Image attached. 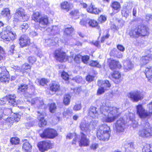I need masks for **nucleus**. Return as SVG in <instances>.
Wrapping results in <instances>:
<instances>
[{
    "label": "nucleus",
    "mask_w": 152,
    "mask_h": 152,
    "mask_svg": "<svg viewBox=\"0 0 152 152\" xmlns=\"http://www.w3.org/2000/svg\"><path fill=\"white\" fill-rule=\"evenodd\" d=\"M4 51L3 49L0 46V61L3 59L4 56Z\"/></svg>",
    "instance_id": "61"
},
{
    "label": "nucleus",
    "mask_w": 152,
    "mask_h": 152,
    "mask_svg": "<svg viewBox=\"0 0 152 152\" xmlns=\"http://www.w3.org/2000/svg\"><path fill=\"white\" fill-rule=\"evenodd\" d=\"M143 128L139 132V136L144 138H150L152 136V128L148 122L145 123Z\"/></svg>",
    "instance_id": "5"
},
{
    "label": "nucleus",
    "mask_w": 152,
    "mask_h": 152,
    "mask_svg": "<svg viewBox=\"0 0 152 152\" xmlns=\"http://www.w3.org/2000/svg\"><path fill=\"white\" fill-rule=\"evenodd\" d=\"M89 20L86 18H83L81 20L80 22V24L82 26H86L87 23L89 22Z\"/></svg>",
    "instance_id": "52"
},
{
    "label": "nucleus",
    "mask_w": 152,
    "mask_h": 152,
    "mask_svg": "<svg viewBox=\"0 0 152 152\" xmlns=\"http://www.w3.org/2000/svg\"><path fill=\"white\" fill-rule=\"evenodd\" d=\"M89 65L91 66L98 68H100L101 67V65L96 61H91L89 64Z\"/></svg>",
    "instance_id": "47"
},
{
    "label": "nucleus",
    "mask_w": 152,
    "mask_h": 152,
    "mask_svg": "<svg viewBox=\"0 0 152 152\" xmlns=\"http://www.w3.org/2000/svg\"><path fill=\"white\" fill-rule=\"evenodd\" d=\"M72 18L76 19L79 18V13L78 11L77 10H75L72 11L70 13Z\"/></svg>",
    "instance_id": "40"
},
{
    "label": "nucleus",
    "mask_w": 152,
    "mask_h": 152,
    "mask_svg": "<svg viewBox=\"0 0 152 152\" xmlns=\"http://www.w3.org/2000/svg\"><path fill=\"white\" fill-rule=\"evenodd\" d=\"M50 86V90L56 92L60 89V86L58 83L56 82H52Z\"/></svg>",
    "instance_id": "29"
},
{
    "label": "nucleus",
    "mask_w": 152,
    "mask_h": 152,
    "mask_svg": "<svg viewBox=\"0 0 152 152\" xmlns=\"http://www.w3.org/2000/svg\"><path fill=\"white\" fill-rule=\"evenodd\" d=\"M110 132V128L109 126L106 124H102L99 126L97 131V136L99 140L106 141L109 138Z\"/></svg>",
    "instance_id": "3"
},
{
    "label": "nucleus",
    "mask_w": 152,
    "mask_h": 152,
    "mask_svg": "<svg viewBox=\"0 0 152 152\" xmlns=\"http://www.w3.org/2000/svg\"><path fill=\"white\" fill-rule=\"evenodd\" d=\"M112 7L114 10H119L121 6L120 3L117 1L113 2L111 5Z\"/></svg>",
    "instance_id": "42"
},
{
    "label": "nucleus",
    "mask_w": 152,
    "mask_h": 152,
    "mask_svg": "<svg viewBox=\"0 0 152 152\" xmlns=\"http://www.w3.org/2000/svg\"><path fill=\"white\" fill-rule=\"evenodd\" d=\"M81 59L82 61L85 64H87L89 59V57L88 56H82Z\"/></svg>",
    "instance_id": "55"
},
{
    "label": "nucleus",
    "mask_w": 152,
    "mask_h": 152,
    "mask_svg": "<svg viewBox=\"0 0 152 152\" xmlns=\"http://www.w3.org/2000/svg\"><path fill=\"white\" fill-rule=\"evenodd\" d=\"M37 80L39 83V85L42 86H44L48 82L47 80L44 78H42L41 80L38 79Z\"/></svg>",
    "instance_id": "53"
},
{
    "label": "nucleus",
    "mask_w": 152,
    "mask_h": 152,
    "mask_svg": "<svg viewBox=\"0 0 152 152\" xmlns=\"http://www.w3.org/2000/svg\"><path fill=\"white\" fill-rule=\"evenodd\" d=\"M128 96L134 102H137L141 100L144 97L143 93L139 91L129 92L128 94Z\"/></svg>",
    "instance_id": "6"
},
{
    "label": "nucleus",
    "mask_w": 152,
    "mask_h": 152,
    "mask_svg": "<svg viewBox=\"0 0 152 152\" xmlns=\"http://www.w3.org/2000/svg\"><path fill=\"white\" fill-rule=\"evenodd\" d=\"M11 31V28L10 26H7L3 28V31L2 32H4L8 34Z\"/></svg>",
    "instance_id": "49"
},
{
    "label": "nucleus",
    "mask_w": 152,
    "mask_h": 152,
    "mask_svg": "<svg viewBox=\"0 0 152 152\" xmlns=\"http://www.w3.org/2000/svg\"><path fill=\"white\" fill-rule=\"evenodd\" d=\"M8 34L4 32L0 33V37L3 39L4 42H8L11 40V38L8 37Z\"/></svg>",
    "instance_id": "38"
},
{
    "label": "nucleus",
    "mask_w": 152,
    "mask_h": 152,
    "mask_svg": "<svg viewBox=\"0 0 152 152\" xmlns=\"http://www.w3.org/2000/svg\"><path fill=\"white\" fill-rule=\"evenodd\" d=\"M145 73L146 76L150 77L151 75H152V66H148L146 68Z\"/></svg>",
    "instance_id": "41"
},
{
    "label": "nucleus",
    "mask_w": 152,
    "mask_h": 152,
    "mask_svg": "<svg viewBox=\"0 0 152 152\" xmlns=\"http://www.w3.org/2000/svg\"><path fill=\"white\" fill-rule=\"evenodd\" d=\"M138 26L133 27L129 30V34L132 38H137L139 36Z\"/></svg>",
    "instance_id": "21"
},
{
    "label": "nucleus",
    "mask_w": 152,
    "mask_h": 152,
    "mask_svg": "<svg viewBox=\"0 0 152 152\" xmlns=\"http://www.w3.org/2000/svg\"><path fill=\"white\" fill-rule=\"evenodd\" d=\"M96 109L94 107H91L88 111V115L93 118H97L99 114Z\"/></svg>",
    "instance_id": "23"
},
{
    "label": "nucleus",
    "mask_w": 152,
    "mask_h": 152,
    "mask_svg": "<svg viewBox=\"0 0 152 152\" xmlns=\"http://www.w3.org/2000/svg\"><path fill=\"white\" fill-rule=\"evenodd\" d=\"M54 55L56 59L60 62L66 61L68 58L65 53L61 51L60 50H55Z\"/></svg>",
    "instance_id": "8"
},
{
    "label": "nucleus",
    "mask_w": 152,
    "mask_h": 152,
    "mask_svg": "<svg viewBox=\"0 0 152 152\" xmlns=\"http://www.w3.org/2000/svg\"><path fill=\"white\" fill-rule=\"evenodd\" d=\"M87 11L90 13L95 14H98L101 12V10L96 8L92 3L87 9Z\"/></svg>",
    "instance_id": "24"
},
{
    "label": "nucleus",
    "mask_w": 152,
    "mask_h": 152,
    "mask_svg": "<svg viewBox=\"0 0 152 152\" xmlns=\"http://www.w3.org/2000/svg\"><path fill=\"white\" fill-rule=\"evenodd\" d=\"M72 113V110L71 109L69 108L65 109L63 113L64 115L66 116V115H70Z\"/></svg>",
    "instance_id": "50"
},
{
    "label": "nucleus",
    "mask_w": 152,
    "mask_h": 152,
    "mask_svg": "<svg viewBox=\"0 0 152 152\" xmlns=\"http://www.w3.org/2000/svg\"><path fill=\"white\" fill-rule=\"evenodd\" d=\"M22 149L24 152H31L32 146L30 143H23Z\"/></svg>",
    "instance_id": "32"
},
{
    "label": "nucleus",
    "mask_w": 152,
    "mask_h": 152,
    "mask_svg": "<svg viewBox=\"0 0 152 152\" xmlns=\"http://www.w3.org/2000/svg\"><path fill=\"white\" fill-rule=\"evenodd\" d=\"M8 37L11 38V40H14L15 38L16 34L12 31L8 34Z\"/></svg>",
    "instance_id": "59"
},
{
    "label": "nucleus",
    "mask_w": 152,
    "mask_h": 152,
    "mask_svg": "<svg viewBox=\"0 0 152 152\" xmlns=\"http://www.w3.org/2000/svg\"><path fill=\"white\" fill-rule=\"evenodd\" d=\"M131 10L126 7L124 8L122 10V15L125 18H127L130 15Z\"/></svg>",
    "instance_id": "34"
},
{
    "label": "nucleus",
    "mask_w": 152,
    "mask_h": 152,
    "mask_svg": "<svg viewBox=\"0 0 152 152\" xmlns=\"http://www.w3.org/2000/svg\"><path fill=\"white\" fill-rule=\"evenodd\" d=\"M137 113L141 118H149L150 116L148 111H145L141 104H139L136 106Z\"/></svg>",
    "instance_id": "11"
},
{
    "label": "nucleus",
    "mask_w": 152,
    "mask_h": 152,
    "mask_svg": "<svg viewBox=\"0 0 152 152\" xmlns=\"http://www.w3.org/2000/svg\"><path fill=\"white\" fill-rule=\"evenodd\" d=\"M116 131L118 132L124 131L125 127V122L123 118H120L118 119L115 124Z\"/></svg>",
    "instance_id": "14"
},
{
    "label": "nucleus",
    "mask_w": 152,
    "mask_h": 152,
    "mask_svg": "<svg viewBox=\"0 0 152 152\" xmlns=\"http://www.w3.org/2000/svg\"><path fill=\"white\" fill-rule=\"evenodd\" d=\"M124 68L125 72L131 70L133 67V64L129 61H127L124 63Z\"/></svg>",
    "instance_id": "30"
},
{
    "label": "nucleus",
    "mask_w": 152,
    "mask_h": 152,
    "mask_svg": "<svg viewBox=\"0 0 152 152\" xmlns=\"http://www.w3.org/2000/svg\"><path fill=\"white\" fill-rule=\"evenodd\" d=\"M37 113L38 114H39L38 115V118L39 120V126L40 127H42L43 126L47 124L46 121L45 120H44V114L43 113H40L38 111Z\"/></svg>",
    "instance_id": "25"
},
{
    "label": "nucleus",
    "mask_w": 152,
    "mask_h": 152,
    "mask_svg": "<svg viewBox=\"0 0 152 152\" xmlns=\"http://www.w3.org/2000/svg\"><path fill=\"white\" fill-rule=\"evenodd\" d=\"M61 7L63 9L67 11H69L70 9L69 4L66 1H65L61 4Z\"/></svg>",
    "instance_id": "44"
},
{
    "label": "nucleus",
    "mask_w": 152,
    "mask_h": 152,
    "mask_svg": "<svg viewBox=\"0 0 152 152\" xmlns=\"http://www.w3.org/2000/svg\"><path fill=\"white\" fill-rule=\"evenodd\" d=\"M146 53L148 55L143 56L141 58V62L143 65H145L147 64L152 59V48L147 50Z\"/></svg>",
    "instance_id": "15"
},
{
    "label": "nucleus",
    "mask_w": 152,
    "mask_h": 152,
    "mask_svg": "<svg viewBox=\"0 0 152 152\" xmlns=\"http://www.w3.org/2000/svg\"><path fill=\"white\" fill-rule=\"evenodd\" d=\"M142 152H152V145L146 144L144 145L142 149Z\"/></svg>",
    "instance_id": "36"
},
{
    "label": "nucleus",
    "mask_w": 152,
    "mask_h": 152,
    "mask_svg": "<svg viewBox=\"0 0 152 152\" xmlns=\"http://www.w3.org/2000/svg\"><path fill=\"white\" fill-rule=\"evenodd\" d=\"M100 87L99 88L97 91V94L100 95L104 93V89L102 86H99Z\"/></svg>",
    "instance_id": "63"
},
{
    "label": "nucleus",
    "mask_w": 152,
    "mask_h": 152,
    "mask_svg": "<svg viewBox=\"0 0 152 152\" xmlns=\"http://www.w3.org/2000/svg\"><path fill=\"white\" fill-rule=\"evenodd\" d=\"M119 53L117 49L115 48L112 49L110 53L111 56H116L117 58H122V55L121 53H120L118 55H117V53Z\"/></svg>",
    "instance_id": "35"
},
{
    "label": "nucleus",
    "mask_w": 152,
    "mask_h": 152,
    "mask_svg": "<svg viewBox=\"0 0 152 152\" xmlns=\"http://www.w3.org/2000/svg\"><path fill=\"white\" fill-rule=\"evenodd\" d=\"M48 40V42H51V45H55L58 43V38H55L54 39L53 38V39H50Z\"/></svg>",
    "instance_id": "51"
},
{
    "label": "nucleus",
    "mask_w": 152,
    "mask_h": 152,
    "mask_svg": "<svg viewBox=\"0 0 152 152\" xmlns=\"http://www.w3.org/2000/svg\"><path fill=\"white\" fill-rule=\"evenodd\" d=\"M81 109V105L80 104H75L73 108V110L75 111H77L80 110Z\"/></svg>",
    "instance_id": "57"
},
{
    "label": "nucleus",
    "mask_w": 152,
    "mask_h": 152,
    "mask_svg": "<svg viewBox=\"0 0 152 152\" xmlns=\"http://www.w3.org/2000/svg\"><path fill=\"white\" fill-rule=\"evenodd\" d=\"M28 86L25 84L21 85L18 88V91L21 92L25 97L24 101L30 102L31 104H35L39 108L40 106L44 104L43 99L40 98H35L32 99L31 95L26 91L28 88Z\"/></svg>",
    "instance_id": "2"
},
{
    "label": "nucleus",
    "mask_w": 152,
    "mask_h": 152,
    "mask_svg": "<svg viewBox=\"0 0 152 152\" xmlns=\"http://www.w3.org/2000/svg\"><path fill=\"white\" fill-rule=\"evenodd\" d=\"M94 78V77L90 75H87L86 78V80L89 82L92 81Z\"/></svg>",
    "instance_id": "62"
},
{
    "label": "nucleus",
    "mask_w": 152,
    "mask_h": 152,
    "mask_svg": "<svg viewBox=\"0 0 152 152\" xmlns=\"http://www.w3.org/2000/svg\"><path fill=\"white\" fill-rule=\"evenodd\" d=\"M20 44L22 47L29 45L30 42L28 36L26 35H22L19 39Z\"/></svg>",
    "instance_id": "19"
},
{
    "label": "nucleus",
    "mask_w": 152,
    "mask_h": 152,
    "mask_svg": "<svg viewBox=\"0 0 152 152\" xmlns=\"http://www.w3.org/2000/svg\"><path fill=\"white\" fill-rule=\"evenodd\" d=\"M54 143H37V146L41 152H45L52 148Z\"/></svg>",
    "instance_id": "13"
},
{
    "label": "nucleus",
    "mask_w": 152,
    "mask_h": 152,
    "mask_svg": "<svg viewBox=\"0 0 152 152\" xmlns=\"http://www.w3.org/2000/svg\"><path fill=\"white\" fill-rule=\"evenodd\" d=\"M36 60V58L34 56H29L28 58V61L29 63L31 64L34 63Z\"/></svg>",
    "instance_id": "56"
},
{
    "label": "nucleus",
    "mask_w": 152,
    "mask_h": 152,
    "mask_svg": "<svg viewBox=\"0 0 152 152\" xmlns=\"http://www.w3.org/2000/svg\"><path fill=\"white\" fill-rule=\"evenodd\" d=\"M73 31V29L71 26H69L65 28L64 30L65 33L67 36L70 35Z\"/></svg>",
    "instance_id": "43"
},
{
    "label": "nucleus",
    "mask_w": 152,
    "mask_h": 152,
    "mask_svg": "<svg viewBox=\"0 0 152 152\" xmlns=\"http://www.w3.org/2000/svg\"><path fill=\"white\" fill-rule=\"evenodd\" d=\"M28 27V24L24 22L21 25L20 27V28L23 32H25Z\"/></svg>",
    "instance_id": "45"
},
{
    "label": "nucleus",
    "mask_w": 152,
    "mask_h": 152,
    "mask_svg": "<svg viewBox=\"0 0 152 152\" xmlns=\"http://www.w3.org/2000/svg\"><path fill=\"white\" fill-rule=\"evenodd\" d=\"M57 135L56 131L53 129L48 128L45 129L43 132L40 134L43 138L53 139Z\"/></svg>",
    "instance_id": "7"
},
{
    "label": "nucleus",
    "mask_w": 152,
    "mask_h": 152,
    "mask_svg": "<svg viewBox=\"0 0 152 152\" xmlns=\"http://www.w3.org/2000/svg\"><path fill=\"white\" fill-rule=\"evenodd\" d=\"M1 14L4 16L8 18H11L10 10L8 8H6L3 9L1 12Z\"/></svg>",
    "instance_id": "37"
},
{
    "label": "nucleus",
    "mask_w": 152,
    "mask_h": 152,
    "mask_svg": "<svg viewBox=\"0 0 152 152\" xmlns=\"http://www.w3.org/2000/svg\"><path fill=\"white\" fill-rule=\"evenodd\" d=\"M139 36H145L149 34L148 28L146 26L144 25L138 26Z\"/></svg>",
    "instance_id": "17"
},
{
    "label": "nucleus",
    "mask_w": 152,
    "mask_h": 152,
    "mask_svg": "<svg viewBox=\"0 0 152 152\" xmlns=\"http://www.w3.org/2000/svg\"><path fill=\"white\" fill-rule=\"evenodd\" d=\"M15 14L17 16L20 17L24 21H27L29 18V16L25 14L24 10L21 7L18 9Z\"/></svg>",
    "instance_id": "18"
},
{
    "label": "nucleus",
    "mask_w": 152,
    "mask_h": 152,
    "mask_svg": "<svg viewBox=\"0 0 152 152\" xmlns=\"http://www.w3.org/2000/svg\"><path fill=\"white\" fill-rule=\"evenodd\" d=\"M10 142H19L20 139L17 137H13L11 138L10 140Z\"/></svg>",
    "instance_id": "60"
},
{
    "label": "nucleus",
    "mask_w": 152,
    "mask_h": 152,
    "mask_svg": "<svg viewBox=\"0 0 152 152\" xmlns=\"http://www.w3.org/2000/svg\"><path fill=\"white\" fill-rule=\"evenodd\" d=\"M80 129L81 131L86 132L89 135L90 134V124L85 122H81L80 125Z\"/></svg>",
    "instance_id": "20"
},
{
    "label": "nucleus",
    "mask_w": 152,
    "mask_h": 152,
    "mask_svg": "<svg viewBox=\"0 0 152 152\" xmlns=\"http://www.w3.org/2000/svg\"><path fill=\"white\" fill-rule=\"evenodd\" d=\"M16 96L14 94H11L8 96L6 98H4L1 99H0V104L3 105L6 103V99H7L9 103H10L13 106L16 105L17 102L16 99Z\"/></svg>",
    "instance_id": "12"
},
{
    "label": "nucleus",
    "mask_w": 152,
    "mask_h": 152,
    "mask_svg": "<svg viewBox=\"0 0 152 152\" xmlns=\"http://www.w3.org/2000/svg\"><path fill=\"white\" fill-rule=\"evenodd\" d=\"M8 73L5 67H0V82H6L9 81V79L6 76Z\"/></svg>",
    "instance_id": "16"
},
{
    "label": "nucleus",
    "mask_w": 152,
    "mask_h": 152,
    "mask_svg": "<svg viewBox=\"0 0 152 152\" xmlns=\"http://www.w3.org/2000/svg\"><path fill=\"white\" fill-rule=\"evenodd\" d=\"M81 137L80 136L77 135L75 132L73 133H69L66 136L67 139H72L73 136H75V137L73 139L74 142H88V139L86 137V135L82 132L80 133Z\"/></svg>",
    "instance_id": "4"
},
{
    "label": "nucleus",
    "mask_w": 152,
    "mask_h": 152,
    "mask_svg": "<svg viewBox=\"0 0 152 152\" xmlns=\"http://www.w3.org/2000/svg\"><path fill=\"white\" fill-rule=\"evenodd\" d=\"M75 41L74 39H71L68 41L65 42H64L65 45H69L72 46H77L78 47H81L82 45V43L79 41H76L75 43L74 42Z\"/></svg>",
    "instance_id": "27"
},
{
    "label": "nucleus",
    "mask_w": 152,
    "mask_h": 152,
    "mask_svg": "<svg viewBox=\"0 0 152 152\" xmlns=\"http://www.w3.org/2000/svg\"><path fill=\"white\" fill-rule=\"evenodd\" d=\"M71 97L69 94L64 95V97L63 103L66 105H68L69 104Z\"/></svg>",
    "instance_id": "39"
},
{
    "label": "nucleus",
    "mask_w": 152,
    "mask_h": 152,
    "mask_svg": "<svg viewBox=\"0 0 152 152\" xmlns=\"http://www.w3.org/2000/svg\"><path fill=\"white\" fill-rule=\"evenodd\" d=\"M42 16L41 15L40 13L38 12H34L32 16V19L34 20L35 22H38Z\"/></svg>",
    "instance_id": "33"
},
{
    "label": "nucleus",
    "mask_w": 152,
    "mask_h": 152,
    "mask_svg": "<svg viewBox=\"0 0 152 152\" xmlns=\"http://www.w3.org/2000/svg\"><path fill=\"white\" fill-rule=\"evenodd\" d=\"M47 31L50 32V35H55L58 34L59 31V29L58 27L56 26H54L52 28H49L47 29Z\"/></svg>",
    "instance_id": "31"
},
{
    "label": "nucleus",
    "mask_w": 152,
    "mask_h": 152,
    "mask_svg": "<svg viewBox=\"0 0 152 152\" xmlns=\"http://www.w3.org/2000/svg\"><path fill=\"white\" fill-rule=\"evenodd\" d=\"M121 76L120 73L116 71H115L111 75L112 80L116 84H118L120 82Z\"/></svg>",
    "instance_id": "22"
},
{
    "label": "nucleus",
    "mask_w": 152,
    "mask_h": 152,
    "mask_svg": "<svg viewBox=\"0 0 152 152\" xmlns=\"http://www.w3.org/2000/svg\"><path fill=\"white\" fill-rule=\"evenodd\" d=\"M98 146L97 143H92L90 146L91 148L93 150H96Z\"/></svg>",
    "instance_id": "64"
},
{
    "label": "nucleus",
    "mask_w": 152,
    "mask_h": 152,
    "mask_svg": "<svg viewBox=\"0 0 152 152\" xmlns=\"http://www.w3.org/2000/svg\"><path fill=\"white\" fill-rule=\"evenodd\" d=\"M39 25L35 26V28L37 29H39L41 30L44 29L47 26L49 23L48 19L46 15L42 16L38 22Z\"/></svg>",
    "instance_id": "9"
},
{
    "label": "nucleus",
    "mask_w": 152,
    "mask_h": 152,
    "mask_svg": "<svg viewBox=\"0 0 152 152\" xmlns=\"http://www.w3.org/2000/svg\"><path fill=\"white\" fill-rule=\"evenodd\" d=\"M99 115L103 122L112 123L118 117L120 113L119 109L115 107L107 106L105 104L101 106Z\"/></svg>",
    "instance_id": "1"
},
{
    "label": "nucleus",
    "mask_w": 152,
    "mask_h": 152,
    "mask_svg": "<svg viewBox=\"0 0 152 152\" xmlns=\"http://www.w3.org/2000/svg\"><path fill=\"white\" fill-rule=\"evenodd\" d=\"M49 109L50 112L52 113L54 112L56 109V104L54 103L51 104L50 105Z\"/></svg>",
    "instance_id": "46"
},
{
    "label": "nucleus",
    "mask_w": 152,
    "mask_h": 152,
    "mask_svg": "<svg viewBox=\"0 0 152 152\" xmlns=\"http://www.w3.org/2000/svg\"><path fill=\"white\" fill-rule=\"evenodd\" d=\"M31 68L29 65L27 63L23 65L21 69L18 66H14L13 67V68L15 70L16 74L20 76H23L24 73L26 72L25 70L30 69Z\"/></svg>",
    "instance_id": "10"
},
{
    "label": "nucleus",
    "mask_w": 152,
    "mask_h": 152,
    "mask_svg": "<svg viewBox=\"0 0 152 152\" xmlns=\"http://www.w3.org/2000/svg\"><path fill=\"white\" fill-rule=\"evenodd\" d=\"M61 76L63 79L65 80H68L69 79V75L68 74L65 72H62Z\"/></svg>",
    "instance_id": "54"
},
{
    "label": "nucleus",
    "mask_w": 152,
    "mask_h": 152,
    "mask_svg": "<svg viewBox=\"0 0 152 152\" xmlns=\"http://www.w3.org/2000/svg\"><path fill=\"white\" fill-rule=\"evenodd\" d=\"M147 106L149 109L148 112L151 116L152 114V101L148 104Z\"/></svg>",
    "instance_id": "58"
},
{
    "label": "nucleus",
    "mask_w": 152,
    "mask_h": 152,
    "mask_svg": "<svg viewBox=\"0 0 152 152\" xmlns=\"http://www.w3.org/2000/svg\"><path fill=\"white\" fill-rule=\"evenodd\" d=\"M109 66L110 68L113 70L117 68H120L121 65L118 61L114 60H111L109 64Z\"/></svg>",
    "instance_id": "26"
},
{
    "label": "nucleus",
    "mask_w": 152,
    "mask_h": 152,
    "mask_svg": "<svg viewBox=\"0 0 152 152\" xmlns=\"http://www.w3.org/2000/svg\"><path fill=\"white\" fill-rule=\"evenodd\" d=\"M88 24L89 26L92 27H95L98 25V23L94 20H89Z\"/></svg>",
    "instance_id": "48"
},
{
    "label": "nucleus",
    "mask_w": 152,
    "mask_h": 152,
    "mask_svg": "<svg viewBox=\"0 0 152 152\" xmlns=\"http://www.w3.org/2000/svg\"><path fill=\"white\" fill-rule=\"evenodd\" d=\"M98 85L99 86H102L104 89L105 88L106 89L111 86V84L107 80L99 81L98 82Z\"/></svg>",
    "instance_id": "28"
}]
</instances>
